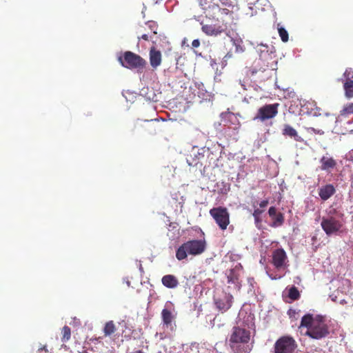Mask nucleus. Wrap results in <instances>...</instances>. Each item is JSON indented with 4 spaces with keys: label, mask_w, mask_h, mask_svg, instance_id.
Listing matches in <instances>:
<instances>
[{
    "label": "nucleus",
    "mask_w": 353,
    "mask_h": 353,
    "mask_svg": "<svg viewBox=\"0 0 353 353\" xmlns=\"http://www.w3.org/2000/svg\"><path fill=\"white\" fill-rule=\"evenodd\" d=\"M122 94L126 101L130 103H134L137 98L141 96L140 93H137L133 90H123Z\"/></svg>",
    "instance_id": "22"
},
{
    "label": "nucleus",
    "mask_w": 353,
    "mask_h": 353,
    "mask_svg": "<svg viewBox=\"0 0 353 353\" xmlns=\"http://www.w3.org/2000/svg\"><path fill=\"white\" fill-rule=\"evenodd\" d=\"M288 297L293 301H296L299 299L300 293L296 287L292 286V288H290L288 292Z\"/></svg>",
    "instance_id": "26"
},
{
    "label": "nucleus",
    "mask_w": 353,
    "mask_h": 353,
    "mask_svg": "<svg viewBox=\"0 0 353 353\" xmlns=\"http://www.w3.org/2000/svg\"><path fill=\"white\" fill-rule=\"evenodd\" d=\"M287 261V254L283 249L278 248L273 252L272 264L276 269H281L285 267Z\"/></svg>",
    "instance_id": "10"
},
{
    "label": "nucleus",
    "mask_w": 353,
    "mask_h": 353,
    "mask_svg": "<svg viewBox=\"0 0 353 353\" xmlns=\"http://www.w3.org/2000/svg\"><path fill=\"white\" fill-rule=\"evenodd\" d=\"M258 52L259 53V59L255 62L256 66L253 69H245L243 73V79L240 78L241 85L243 88L253 87L252 83L261 82L268 79L272 74L273 60L275 58V52L273 46L271 48L267 45L261 44L259 46Z\"/></svg>",
    "instance_id": "1"
},
{
    "label": "nucleus",
    "mask_w": 353,
    "mask_h": 353,
    "mask_svg": "<svg viewBox=\"0 0 353 353\" xmlns=\"http://www.w3.org/2000/svg\"><path fill=\"white\" fill-rule=\"evenodd\" d=\"M321 226L327 236L336 234L343 227L341 221L334 216H323Z\"/></svg>",
    "instance_id": "9"
},
{
    "label": "nucleus",
    "mask_w": 353,
    "mask_h": 353,
    "mask_svg": "<svg viewBox=\"0 0 353 353\" xmlns=\"http://www.w3.org/2000/svg\"><path fill=\"white\" fill-rule=\"evenodd\" d=\"M343 77L345 78L343 88H353V70L351 68H347Z\"/></svg>",
    "instance_id": "20"
},
{
    "label": "nucleus",
    "mask_w": 353,
    "mask_h": 353,
    "mask_svg": "<svg viewBox=\"0 0 353 353\" xmlns=\"http://www.w3.org/2000/svg\"><path fill=\"white\" fill-rule=\"evenodd\" d=\"M300 327L307 328L305 335L316 340L325 338L330 334L329 327L324 317L320 315L316 316H313L311 314L304 315L301 319Z\"/></svg>",
    "instance_id": "2"
},
{
    "label": "nucleus",
    "mask_w": 353,
    "mask_h": 353,
    "mask_svg": "<svg viewBox=\"0 0 353 353\" xmlns=\"http://www.w3.org/2000/svg\"><path fill=\"white\" fill-rule=\"evenodd\" d=\"M155 90H141V96H144L148 100L157 101V97L154 93Z\"/></svg>",
    "instance_id": "23"
},
{
    "label": "nucleus",
    "mask_w": 353,
    "mask_h": 353,
    "mask_svg": "<svg viewBox=\"0 0 353 353\" xmlns=\"http://www.w3.org/2000/svg\"><path fill=\"white\" fill-rule=\"evenodd\" d=\"M118 61L123 67L139 72L143 71L148 64L145 59L131 51L124 52L118 57Z\"/></svg>",
    "instance_id": "5"
},
{
    "label": "nucleus",
    "mask_w": 353,
    "mask_h": 353,
    "mask_svg": "<svg viewBox=\"0 0 353 353\" xmlns=\"http://www.w3.org/2000/svg\"><path fill=\"white\" fill-rule=\"evenodd\" d=\"M150 38L151 39V38H152V36H151V34H150V32H148L147 33H144V34H143L141 36V37H138V39H139V40H140V39H143V40H145V41H148Z\"/></svg>",
    "instance_id": "37"
},
{
    "label": "nucleus",
    "mask_w": 353,
    "mask_h": 353,
    "mask_svg": "<svg viewBox=\"0 0 353 353\" xmlns=\"http://www.w3.org/2000/svg\"><path fill=\"white\" fill-rule=\"evenodd\" d=\"M347 159L353 162V149L347 154Z\"/></svg>",
    "instance_id": "42"
},
{
    "label": "nucleus",
    "mask_w": 353,
    "mask_h": 353,
    "mask_svg": "<svg viewBox=\"0 0 353 353\" xmlns=\"http://www.w3.org/2000/svg\"><path fill=\"white\" fill-rule=\"evenodd\" d=\"M248 283L250 285L249 290L250 291H252L254 290V284L256 283L254 278H248Z\"/></svg>",
    "instance_id": "36"
},
{
    "label": "nucleus",
    "mask_w": 353,
    "mask_h": 353,
    "mask_svg": "<svg viewBox=\"0 0 353 353\" xmlns=\"http://www.w3.org/2000/svg\"><path fill=\"white\" fill-rule=\"evenodd\" d=\"M210 214L222 230L227 228L230 223V214L226 208H213L210 210Z\"/></svg>",
    "instance_id": "6"
},
{
    "label": "nucleus",
    "mask_w": 353,
    "mask_h": 353,
    "mask_svg": "<svg viewBox=\"0 0 353 353\" xmlns=\"http://www.w3.org/2000/svg\"><path fill=\"white\" fill-rule=\"evenodd\" d=\"M199 3L203 10H206L208 8H210L211 6L210 3V0H199Z\"/></svg>",
    "instance_id": "33"
},
{
    "label": "nucleus",
    "mask_w": 353,
    "mask_h": 353,
    "mask_svg": "<svg viewBox=\"0 0 353 353\" xmlns=\"http://www.w3.org/2000/svg\"><path fill=\"white\" fill-rule=\"evenodd\" d=\"M336 192V189L332 184H327L319 190V195L323 201H327Z\"/></svg>",
    "instance_id": "15"
},
{
    "label": "nucleus",
    "mask_w": 353,
    "mask_h": 353,
    "mask_svg": "<svg viewBox=\"0 0 353 353\" xmlns=\"http://www.w3.org/2000/svg\"><path fill=\"white\" fill-rule=\"evenodd\" d=\"M250 332L239 326L234 327L230 336V345L234 353H250V349L248 345H239L246 344L250 341Z\"/></svg>",
    "instance_id": "3"
},
{
    "label": "nucleus",
    "mask_w": 353,
    "mask_h": 353,
    "mask_svg": "<svg viewBox=\"0 0 353 353\" xmlns=\"http://www.w3.org/2000/svg\"><path fill=\"white\" fill-rule=\"evenodd\" d=\"M273 219V223L272 226L273 227H279L283 224L284 223V216L282 213L279 212L276 216H274Z\"/></svg>",
    "instance_id": "25"
},
{
    "label": "nucleus",
    "mask_w": 353,
    "mask_h": 353,
    "mask_svg": "<svg viewBox=\"0 0 353 353\" xmlns=\"http://www.w3.org/2000/svg\"><path fill=\"white\" fill-rule=\"evenodd\" d=\"M320 162L321 163V170L330 172L336 165V161L332 158L326 156L321 157Z\"/></svg>",
    "instance_id": "16"
},
{
    "label": "nucleus",
    "mask_w": 353,
    "mask_h": 353,
    "mask_svg": "<svg viewBox=\"0 0 353 353\" xmlns=\"http://www.w3.org/2000/svg\"><path fill=\"white\" fill-rule=\"evenodd\" d=\"M341 110L343 114H347L348 116L353 114V103L344 105Z\"/></svg>",
    "instance_id": "30"
},
{
    "label": "nucleus",
    "mask_w": 353,
    "mask_h": 353,
    "mask_svg": "<svg viewBox=\"0 0 353 353\" xmlns=\"http://www.w3.org/2000/svg\"><path fill=\"white\" fill-rule=\"evenodd\" d=\"M145 26L148 28L150 34H156L157 33L158 24L154 21H149L145 23Z\"/></svg>",
    "instance_id": "28"
},
{
    "label": "nucleus",
    "mask_w": 353,
    "mask_h": 353,
    "mask_svg": "<svg viewBox=\"0 0 353 353\" xmlns=\"http://www.w3.org/2000/svg\"><path fill=\"white\" fill-rule=\"evenodd\" d=\"M141 124L139 123V122H137L136 124H135V127H139V126H141Z\"/></svg>",
    "instance_id": "45"
},
{
    "label": "nucleus",
    "mask_w": 353,
    "mask_h": 353,
    "mask_svg": "<svg viewBox=\"0 0 353 353\" xmlns=\"http://www.w3.org/2000/svg\"><path fill=\"white\" fill-rule=\"evenodd\" d=\"M160 336H161V339H165V336H163V334H160Z\"/></svg>",
    "instance_id": "46"
},
{
    "label": "nucleus",
    "mask_w": 353,
    "mask_h": 353,
    "mask_svg": "<svg viewBox=\"0 0 353 353\" xmlns=\"http://www.w3.org/2000/svg\"><path fill=\"white\" fill-rule=\"evenodd\" d=\"M227 279L228 283L234 284L238 290H240L241 283L239 282V276L234 269L230 270L229 272L227 274Z\"/></svg>",
    "instance_id": "21"
},
{
    "label": "nucleus",
    "mask_w": 353,
    "mask_h": 353,
    "mask_svg": "<svg viewBox=\"0 0 353 353\" xmlns=\"http://www.w3.org/2000/svg\"><path fill=\"white\" fill-rule=\"evenodd\" d=\"M352 122L353 119H350V116H348L347 114H343V112L341 110L339 114L336 117L335 128L341 130V132L344 134L342 128L346 130V125L352 124Z\"/></svg>",
    "instance_id": "12"
},
{
    "label": "nucleus",
    "mask_w": 353,
    "mask_h": 353,
    "mask_svg": "<svg viewBox=\"0 0 353 353\" xmlns=\"http://www.w3.org/2000/svg\"><path fill=\"white\" fill-rule=\"evenodd\" d=\"M162 284L168 288H175L179 285L177 278L172 274H167L162 277Z\"/></svg>",
    "instance_id": "19"
},
{
    "label": "nucleus",
    "mask_w": 353,
    "mask_h": 353,
    "mask_svg": "<svg viewBox=\"0 0 353 353\" xmlns=\"http://www.w3.org/2000/svg\"><path fill=\"white\" fill-rule=\"evenodd\" d=\"M307 130L309 132H313V133L316 134L321 135V134H324V132L322 130L315 129L314 128H308L307 129Z\"/></svg>",
    "instance_id": "34"
},
{
    "label": "nucleus",
    "mask_w": 353,
    "mask_h": 353,
    "mask_svg": "<svg viewBox=\"0 0 353 353\" xmlns=\"http://www.w3.org/2000/svg\"><path fill=\"white\" fill-rule=\"evenodd\" d=\"M268 203H269L268 200V199H265V200L261 201L259 203V206L261 208H265L268 205Z\"/></svg>",
    "instance_id": "40"
},
{
    "label": "nucleus",
    "mask_w": 353,
    "mask_h": 353,
    "mask_svg": "<svg viewBox=\"0 0 353 353\" xmlns=\"http://www.w3.org/2000/svg\"><path fill=\"white\" fill-rule=\"evenodd\" d=\"M263 213V210L260 209H255L252 213L256 223L261 222L260 215Z\"/></svg>",
    "instance_id": "32"
},
{
    "label": "nucleus",
    "mask_w": 353,
    "mask_h": 353,
    "mask_svg": "<svg viewBox=\"0 0 353 353\" xmlns=\"http://www.w3.org/2000/svg\"><path fill=\"white\" fill-rule=\"evenodd\" d=\"M134 353H145V352H143L142 350H137Z\"/></svg>",
    "instance_id": "44"
},
{
    "label": "nucleus",
    "mask_w": 353,
    "mask_h": 353,
    "mask_svg": "<svg viewBox=\"0 0 353 353\" xmlns=\"http://www.w3.org/2000/svg\"><path fill=\"white\" fill-rule=\"evenodd\" d=\"M206 91H207L206 90L202 89V90H201V92H198L199 96L200 97V94L203 95V94H204V92H206Z\"/></svg>",
    "instance_id": "43"
},
{
    "label": "nucleus",
    "mask_w": 353,
    "mask_h": 353,
    "mask_svg": "<svg viewBox=\"0 0 353 353\" xmlns=\"http://www.w3.org/2000/svg\"><path fill=\"white\" fill-rule=\"evenodd\" d=\"M345 97L347 99H350L353 97V90H345Z\"/></svg>",
    "instance_id": "39"
},
{
    "label": "nucleus",
    "mask_w": 353,
    "mask_h": 353,
    "mask_svg": "<svg viewBox=\"0 0 353 353\" xmlns=\"http://www.w3.org/2000/svg\"><path fill=\"white\" fill-rule=\"evenodd\" d=\"M279 103L265 104L259 108L256 114L253 118L254 121H265L274 118L278 114Z\"/></svg>",
    "instance_id": "7"
},
{
    "label": "nucleus",
    "mask_w": 353,
    "mask_h": 353,
    "mask_svg": "<svg viewBox=\"0 0 353 353\" xmlns=\"http://www.w3.org/2000/svg\"><path fill=\"white\" fill-rule=\"evenodd\" d=\"M268 214L270 217L274 218L278 213H276V209L275 207H270L268 210Z\"/></svg>",
    "instance_id": "35"
},
{
    "label": "nucleus",
    "mask_w": 353,
    "mask_h": 353,
    "mask_svg": "<svg viewBox=\"0 0 353 353\" xmlns=\"http://www.w3.org/2000/svg\"><path fill=\"white\" fill-rule=\"evenodd\" d=\"M175 318L176 315L173 314L171 310L166 307L162 310L161 319L163 326L171 331H174L176 327Z\"/></svg>",
    "instance_id": "11"
},
{
    "label": "nucleus",
    "mask_w": 353,
    "mask_h": 353,
    "mask_svg": "<svg viewBox=\"0 0 353 353\" xmlns=\"http://www.w3.org/2000/svg\"><path fill=\"white\" fill-rule=\"evenodd\" d=\"M200 46V41L199 39H194L192 42V46L193 48H198Z\"/></svg>",
    "instance_id": "41"
},
{
    "label": "nucleus",
    "mask_w": 353,
    "mask_h": 353,
    "mask_svg": "<svg viewBox=\"0 0 353 353\" xmlns=\"http://www.w3.org/2000/svg\"><path fill=\"white\" fill-rule=\"evenodd\" d=\"M296 347V343L292 336H283L276 341L274 353H293Z\"/></svg>",
    "instance_id": "8"
},
{
    "label": "nucleus",
    "mask_w": 353,
    "mask_h": 353,
    "mask_svg": "<svg viewBox=\"0 0 353 353\" xmlns=\"http://www.w3.org/2000/svg\"><path fill=\"white\" fill-rule=\"evenodd\" d=\"M61 334H62V337H61L62 342H67L70 339V336H71L70 328L68 326L65 325L62 328Z\"/></svg>",
    "instance_id": "27"
},
{
    "label": "nucleus",
    "mask_w": 353,
    "mask_h": 353,
    "mask_svg": "<svg viewBox=\"0 0 353 353\" xmlns=\"http://www.w3.org/2000/svg\"><path fill=\"white\" fill-rule=\"evenodd\" d=\"M232 57V54L230 52H228L225 56L223 57L222 61V65L225 66L227 64V61L228 59H230Z\"/></svg>",
    "instance_id": "38"
},
{
    "label": "nucleus",
    "mask_w": 353,
    "mask_h": 353,
    "mask_svg": "<svg viewBox=\"0 0 353 353\" xmlns=\"http://www.w3.org/2000/svg\"><path fill=\"white\" fill-rule=\"evenodd\" d=\"M150 63L152 68L156 69L162 62V54L160 50L152 47L149 52Z\"/></svg>",
    "instance_id": "13"
},
{
    "label": "nucleus",
    "mask_w": 353,
    "mask_h": 353,
    "mask_svg": "<svg viewBox=\"0 0 353 353\" xmlns=\"http://www.w3.org/2000/svg\"><path fill=\"white\" fill-rule=\"evenodd\" d=\"M116 331V327L112 321H108L105 323L103 328V332L105 336H110L114 333Z\"/></svg>",
    "instance_id": "24"
},
{
    "label": "nucleus",
    "mask_w": 353,
    "mask_h": 353,
    "mask_svg": "<svg viewBox=\"0 0 353 353\" xmlns=\"http://www.w3.org/2000/svg\"><path fill=\"white\" fill-rule=\"evenodd\" d=\"M232 296H225L224 299H215L214 303L216 308L222 313L228 310L232 306Z\"/></svg>",
    "instance_id": "14"
},
{
    "label": "nucleus",
    "mask_w": 353,
    "mask_h": 353,
    "mask_svg": "<svg viewBox=\"0 0 353 353\" xmlns=\"http://www.w3.org/2000/svg\"><path fill=\"white\" fill-rule=\"evenodd\" d=\"M202 31L208 36H216L223 32V29L221 26L214 25H203Z\"/></svg>",
    "instance_id": "18"
},
{
    "label": "nucleus",
    "mask_w": 353,
    "mask_h": 353,
    "mask_svg": "<svg viewBox=\"0 0 353 353\" xmlns=\"http://www.w3.org/2000/svg\"><path fill=\"white\" fill-rule=\"evenodd\" d=\"M278 32L281 41L283 42H287L289 39L288 31L283 27L279 26V25H278Z\"/></svg>",
    "instance_id": "29"
},
{
    "label": "nucleus",
    "mask_w": 353,
    "mask_h": 353,
    "mask_svg": "<svg viewBox=\"0 0 353 353\" xmlns=\"http://www.w3.org/2000/svg\"><path fill=\"white\" fill-rule=\"evenodd\" d=\"M210 1H212V0H210ZM210 4L211 6L210 8H208L205 10H208V12H210V9H211L212 11H214V14L216 12L217 13L221 12V14L226 13L225 12L226 9H221L219 8V6L218 5H216L214 3L212 4V2H210Z\"/></svg>",
    "instance_id": "31"
},
{
    "label": "nucleus",
    "mask_w": 353,
    "mask_h": 353,
    "mask_svg": "<svg viewBox=\"0 0 353 353\" xmlns=\"http://www.w3.org/2000/svg\"><path fill=\"white\" fill-rule=\"evenodd\" d=\"M282 134L284 136H288L291 138H294V139L296 141H303V139L300 136H299L297 131L288 124L284 125L282 130Z\"/></svg>",
    "instance_id": "17"
},
{
    "label": "nucleus",
    "mask_w": 353,
    "mask_h": 353,
    "mask_svg": "<svg viewBox=\"0 0 353 353\" xmlns=\"http://www.w3.org/2000/svg\"><path fill=\"white\" fill-rule=\"evenodd\" d=\"M207 243L205 239L190 240L182 243L176 251V258L179 261L186 259L188 255H200L206 250Z\"/></svg>",
    "instance_id": "4"
}]
</instances>
